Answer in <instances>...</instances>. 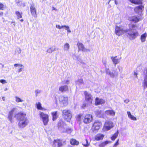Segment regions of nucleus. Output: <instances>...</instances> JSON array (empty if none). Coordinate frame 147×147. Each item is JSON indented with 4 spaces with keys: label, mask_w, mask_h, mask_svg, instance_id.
<instances>
[{
    "label": "nucleus",
    "mask_w": 147,
    "mask_h": 147,
    "mask_svg": "<svg viewBox=\"0 0 147 147\" xmlns=\"http://www.w3.org/2000/svg\"><path fill=\"white\" fill-rule=\"evenodd\" d=\"M129 29H123L122 27L116 26L115 27L116 34L119 36L123 34L126 33L129 36L130 39H135L138 35V33L136 30L138 26L136 24H129Z\"/></svg>",
    "instance_id": "nucleus-1"
},
{
    "label": "nucleus",
    "mask_w": 147,
    "mask_h": 147,
    "mask_svg": "<svg viewBox=\"0 0 147 147\" xmlns=\"http://www.w3.org/2000/svg\"><path fill=\"white\" fill-rule=\"evenodd\" d=\"M15 117L18 121V126L21 128H24L29 123V121L25 113L20 112L16 114Z\"/></svg>",
    "instance_id": "nucleus-2"
},
{
    "label": "nucleus",
    "mask_w": 147,
    "mask_h": 147,
    "mask_svg": "<svg viewBox=\"0 0 147 147\" xmlns=\"http://www.w3.org/2000/svg\"><path fill=\"white\" fill-rule=\"evenodd\" d=\"M63 115L65 120L69 122L72 117L71 111L68 109L64 110L63 111Z\"/></svg>",
    "instance_id": "nucleus-3"
},
{
    "label": "nucleus",
    "mask_w": 147,
    "mask_h": 147,
    "mask_svg": "<svg viewBox=\"0 0 147 147\" xmlns=\"http://www.w3.org/2000/svg\"><path fill=\"white\" fill-rule=\"evenodd\" d=\"M40 118L42 119L44 125H47L49 121L48 115L43 112H40Z\"/></svg>",
    "instance_id": "nucleus-4"
},
{
    "label": "nucleus",
    "mask_w": 147,
    "mask_h": 147,
    "mask_svg": "<svg viewBox=\"0 0 147 147\" xmlns=\"http://www.w3.org/2000/svg\"><path fill=\"white\" fill-rule=\"evenodd\" d=\"M84 94L85 96V101L87 102L88 104H91L92 103L93 98L91 94L86 91L84 92Z\"/></svg>",
    "instance_id": "nucleus-5"
},
{
    "label": "nucleus",
    "mask_w": 147,
    "mask_h": 147,
    "mask_svg": "<svg viewBox=\"0 0 147 147\" xmlns=\"http://www.w3.org/2000/svg\"><path fill=\"white\" fill-rule=\"evenodd\" d=\"M59 100L61 104L63 106L67 105L68 104V97L67 96H61L59 97Z\"/></svg>",
    "instance_id": "nucleus-6"
},
{
    "label": "nucleus",
    "mask_w": 147,
    "mask_h": 147,
    "mask_svg": "<svg viewBox=\"0 0 147 147\" xmlns=\"http://www.w3.org/2000/svg\"><path fill=\"white\" fill-rule=\"evenodd\" d=\"M66 125L61 120H60L58 123V127L59 129L61 131H64V129L66 128Z\"/></svg>",
    "instance_id": "nucleus-7"
},
{
    "label": "nucleus",
    "mask_w": 147,
    "mask_h": 147,
    "mask_svg": "<svg viewBox=\"0 0 147 147\" xmlns=\"http://www.w3.org/2000/svg\"><path fill=\"white\" fill-rule=\"evenodd\" d=\"M30 8L32 15L34 18L37 17L36 9L35 7L34 4H31L30 5Z\"/></svg>",
    "instance_id": "nucleus-8"
},
{
    "label": "nucleus",
    "mask_w": 147,
    "mask_h": 147,
    "mask_svg": "<svg viewBox=\"0 0 147 147\" xmlns=\"http://www.w3.org/2000/svg\"><path fill=\"white\" fill-rule=\"evenodd\" d=\"M140 19V18L138 16H134L129 17L128 18V20L132 22L136 23L138 22Z\"/></svg>",
    "instance_id": "nucleus-9"
},
{
    "label": "nucleus",
    "mask_w": 147,
    "mask_h": 147,
    "mask_svg": "<svg viewBox=\"0 0 147 147\" xmlns=\"http://www.w3.org/2000/svg\"><path fill=\"white\" fill-rule=\"evenodd\" d=\"M106 73L109 75L111 77L113 78L115 76H116L118 75V73L117 72L115 71L114 70L113 71H110L109 69L106 68L105 70Z\"/></svg>",
    "instance_id": "nucleus-10"
},
{
    "label": "nucleus",
    "mask_w": 147,
    "mask_h": 147,
    "mask_svg": "<svg viewBox=\"0 0 147 147\" xmlns=\"http://www.w3.org/2000/svg\"><path fill=\"white\" fill-rule=\"evenodd\" d=\"M92 119V115L87 114L85 116L83 121L84 123L87 124L90 123Z\"/></svg>",
    "instance_id": "nucleus-11"
},
{
    "label": "nucleus",
    "mask_w": 147,
    "mask_h": 147,
    "mask_svg": "<svg viewBox=\"0 0 147 147\" xmlns=\"http://www.w3.org/2000/svg\"><path fill=\"white\" fill-rule=\"evenodd\" d=\"M144 10V6L142 5H140L134 8V11L135 12L139 14H140Z\"/></svg>",
    "instance_id": "nucleus-12"
},
{
    "label": "nucleus",
    "mask_w": 147,
    "mask_h": 147,
    "mask_svg": "<svg viewBox=\"0 0 147 147\" xmlns=\"http://www.w3.org/2000/svg\"><path fill=\"white\" fill-rule=\"evenodd\" d=\"M113 123L110 121H107L105 122L104 126V129L108 131L109 130L113 127Z\"/></svg>",
    "instance_id": "nucleus-13"
},
{
    "label": "nucleus",
    "mask_w": 147,
    "mask_h": 147,
    "mask_svg": "<svg viewBox=\"0 0 147 147\" xmlns=\"http://www.w3.org/2000/svg\"><path fill=\"white\" fill-rule=\"evenodd\" d=\"M145 77L143 83V87L144 89H145L147 88V68H146L144 72Z\"/></svg>",
    "instance_id": "nucleus-14"
},
{
    "label": "nucleus",
    "mask_w": 147,
    "mask_h": 147,
    "mask_svg": "<svg viewBox=\"0 0 147 147\" xmlns=\"http://www.w3.org/2000/svg\"><path fill=\"white\" fill-rule=\"evenodd\" d=\"M102 123L99 120H95L94 123L92 127L96 130H98L101 125Z\"/></svg>",
    "instance_id": "nucleus-15"
},
{
    "label": "nucleus",
    "mask_w": 147,
    "mask_h": 147,
    "mask_svg": "<svg viewBox=\"0 0 147 147\" xmlns=\"http://www.w3.org/2000/svg\"><path fill=\"white\" fill-rule=\"evenodd\" d=\"M77 45L78 46L79 50H81L84 52L89 51V49H85L83 44L81 43L78 42L77 43Z\"/></svg>",
    "instance_id": "nucleus-16"
},
{
    "label": "nucleus",
    "mask_w": 147,
    "mask_h": 147,
    "mask_svg": "<svg viewBox=\"0 0 147 147\" xmlns=\"http://www.w3.org/2000/svg\"><path fill=\"white\" fill-rule=\"evenodd\" d=\"M105 101L103 99H99V98L97 97L96 98L95 101V104L97 105H99L104 104L105 103Z\"/></svg>",
    "instance_id": "nucleus-17"
},
{
    "label": "nucleus",
    "mask_w": 147,
    "mask_h": 147,
    "mask_svg": "<svg viewBox=\"0 0 147 147\" xmlns=\"http://www.w3.org/2000/svg\"><path fill=\"white\" fill-rule=\"evenodd\" d=\"M121 58H120L119 59H117V57L116 56L115 57H111V59L112 60L114 65L115 66H116L117 64L119 63Z\"/></svg>",
    "instance_id": "nucleus-18"
},
{
    "label": "nucleus",
    "mask_w": 147,
    "mask_h": 147,
    "mask_svg": "<svg viewBox=\"0 0 147 147\" xmlns=\"http://www.w3.org/2000/svg\"><path fill=\"white\" fill-rule=\"evenodd\" d=\"M16 109V108H13L9 112L8 119L11 122L12 121L13 114Z\"/></svg>",
    "instance_id": "nucleus-19"
},
{
    "label": "nucleus",
    "mask_w": 147,
    "mask_h": 147,
    "mask_svg": "<svg viewBox=\"0 0 147 147\" xmlns=\"http://www.w3.org/2000/svg\"><path fill=\"white\" fill-rule=\"evenodd\" d=\"M105 113L107 115H109L111 116H114L115 115V111L113 110H108L105 111Z\"/></svg>",
    "instance_id": "nucleus-20"
},
{
    "label": "nucleus",
    "mask_w": 147,
    "mask_h": 147,
    "mask_svg": "<svg viewBox=\"0 0 147 147\" xmlns=\"http://www.w3.org/2000/svg\"><path fill=\"white\" fill-rule=\"evenodd\" d=\"M59 90L62 92H63L68 90V87L67 85L62 86L59 87Z\"/></svg>",
    "instance_id": "nucleus-21"
},
{
    "label": "nucleus",
    "mask_w": 147,
    "mask_h": 147,
    "mask_svg": "<svg viewBox=\"0 0 147 147\" xmlns=\"http://www.w3.org/2000/svg\"><path fill=\"white\" fill-rule=\"evenodd\" d=\"M15 67H18L19 68L18 70V73L21 72L22 69L24 68V66L23 65L20 64H15L14 65Z\"/></svg>",
    "instance_id": "nucleus-22"
},
{
    "label": "nucleus",
    "mask_w": 147,
    "mask_h": 147,
    "mask_svg": "<svg viewBox=\"0 0 147 147\" xmlns=\"http://www.w3.org/2000/svg\"><path fill=\"white\" fill-rule=\"evenodd\" d=\"M95 114L96 116L99 117H104L103 112L101 111L97 110Z\"/></svg>",
    "instance_id": "nucleus-23"
},
{
    "label": "nucleus",
    "mask_w": 147,
    "mask_h": 147,
    "mask_svg": "<svg viewBox=\"0 0 147 147\" xmlns=\"http://www.w3.org/2000/svg\"><path fill=\"white\" fill-rule=\"evenodd\" d=\"M104 135L101 134H98L95 137V139L96 140H102L104 137Z\"/></svg>",
    "instance_id": "nucleus-24"
},
{
    "label": "nucleus",
    "mask_w": 147,
    "mask_h": 147,
    "mask_svg": "<svg viewBox=\"0 0 147 147\" xmlns=\"http://www.w3.org/2000/svg\"><path fill=\"white\" fill-rule=\"evenodd\" d=\"M57 111L53 112L51 113V115L52 117V120L54 121L58 117L57 115Z\"/></svg>",
    "instance_id": "nucleus-25"
},
{
    "label": "nucleus",
    "mask_w": 147,
    "mask_h": 147,
    "mask_svg": "<svg viewBox=\"0 0 147 147\" xmlns=\"http://www.w3.org/2000/svg\"><path fill=\"white\" fill-rule=\"evenodd\" d=\"M147 34L145 33L141 36L140 40L141 42H144L146 40V38L147 37Z\"/></svg>",
    "instance_id": "nucleus-26"
},
{
    "label": "nucleus",
    "mask_w": 147,
    "mask_h": 147,
    "mask_svg": "<svg viewBox=\"0 0 147 147\" xmlns=\"http://www.w3.org/2000/svg\"><path fill=\"white\" fill-rule=\"evenodd\" d=\"M127 115L128 116V117L131 119L132 120H136L137 119L135 117H134V116L132 115H131V113L129 111H127Z\"/></svg>",
    "instance_id": "nucleus-27"
},
{
    "label": "nucleus",
    "mask_w": 147,
    "mask_h": 147,
    "mask_svg": "<svg viewBox=\"0 0 147 147\" xmlns=\"http://www.w3.org/2000/svg\"><path fill=\"white\" fill-rule=\"evenodd\" d=\"M70 142V144L72 145H78L79 144L78 141L74 139H71Z\"/></svg>",
    "instance_id": "nucleus-28"
},
{
    "label": "nucleus",
    "mask_w": 147,
    "mask_h": 147,
    "mask_svg": "<svg viewBox=\"0 0 147 147\" xmlns=\"http://www.w3.org/2000/svg\"><path fill=\"white\" fill-rule=\"evenodd\" d=\"M15 14L16 15V17L17 19H19L22 18V13L20 12L19 11H16L15 12Z\"/></svg>",
    "instance_id": "nucleus-29"
},
{
    "label": "nucleus",
    "mask_w": 147,
    "mask_h": 147,
    "mask_svg": "<svg viewBox=\"0 0 147 147\" xmlns=\"http://www.w3.org/2000/svg\"><path fill=\"white\" fill-rule=\"evenodd\" d=\"M111 141H106L100 144L99 145V147H105V146L109 143H111Z\"/></svg>",
    "instance_id": "nucleus-30"
},
{
    "label": "nucleus",
    "mask_w": 147,
    "mask_h": 147,
    "mask_svg": "<svg viewBox=\"0 0 147 147\" xmlns=\"http://www.w3.org/2000/svg\"><path fill=\"white\" fill-rule=\"evenodd\" d=\"M75 83L76 85L79 86L84 84V82L82 79H79L78 80L76 81Z\"/></svg>",
    "instance_id": "nucleus-31"
},
{
    "label": "nucleus",
    "mask_w": 147,
    "mask_h": 147,
    "mask_svg": "<svg viewBox=\"0 0 147 147\" xmlns=\"http://www.w3.org/2000/svg\"><path fill=\"white\" fill-rule=\"evenodd\" d=\"M15 101L17 103L23 102L24 101V100L19 97L16 96L15 97Z\"/></svg>",
    "instance_id": "nucleus-32"
},
{
    "label": "nucleus",
    "mask_w": 147,
    "mask_h": 147,
    "mask_svg": "<svg viewBox=\"0 0 147 147\" xmlns=\"http://www.w3.org/2000/svg\"><path fill=\"white\" fill-rule=\"evenodd\" d=\"M119 134L118 130H117L114 135L111 137V139L112 140H115L117 138Z\"/></svg>",
    "instance_id": "nucleus-33"
},
{
    "label": "nucleus",
    "mask_w": 147,
    "mask_h": 147,
    "mask_svg": "<svg viewBox=\"0 0 147 147\" xmlns=\"http://www.w3.org/2000/svg\"><path fill=\"white\" fill-rule=\"evenodd\" d=\"M70 46L69 44L67 43L65 44L64 46V49L65 51H67L69 49Z\"/></svg>",
    "instance_id": "nucleus-34"
},
{
    "label": "nucleus",
    "mask_w": 147,
    "mask_h": 147,
    "mask_svg": "<svg viewBox=\"0 0 147 147\" xmlns=\"http://www.w3.org/2000/svg\"><path fill=\"white\" fill-rule=\"evenodd\" d=\"M36 105L38 109L41 110H43V108L42 107L41 104L40 102H37L36 103Z\"/></svg>",
    "instance_id": "nucleus-35"
},
{
    "label": "nucleus",
    "mask_w": 147,
    "mask_h": 147,
    "mask_svg": "<svg viewBox=\"0 0 147 147\" xmlns=\"http://www.w3.org/2000/svg\"><path fill=\"white\" fill-rule=\"evenodd\" d=\"M64 129L65 131H62V132H66L67 133L70 134L73 131V129H72L69 128H65Z\"/></svg>",
    "instance_id": "nucleus-36"
},
{
    "label": "nucleus",
    "mask_w": 147,
    "mask_h": 147,
    "mask_svg": "<svg viewBox=\"0 0 147 147\" xmlns=\"http://www.w3.org/2000/svg\"><path fill=\"white\" fill-rule=\"evenodd\" d=\"M42 92L41 90H39L38 89L36 90L35 91V94L36 96H37L38 94Z\"/></svg>",
    "instance_id": "nucleus-37"
},
{
    "label": "nucleus",
    "mask_w": 147,
    "mask_h": 147,
    "mask_svg": "<svg viewBox=\"0 0 147 147\" xmlns=\"http://www.w3.org/2000/svg\"><path fill=\"white\" fill-rule=\"evenodd\" d=\"M63 28H65V29L67 30L68 32L70 33L71 32V31L70 30L69 27L68 26L64 25L63 26Z\"/></svg>",
    "instance_id": "nucleus-38"
},
{
    "label": "nucleus",
    "mask_w": 147,
    "mask_h": 147,
    "mask_svg": "<svg viewBox=\"0 0 147 147\" xmlns=\"http://www.w3.org/2000/svg\"><path fill=\"white\" fill-rule=\"evenodd\" d=\"M85 141L86 143L83 144V145L85 147H88L89 145V143H88V140L87 139L85 140Z\"/></svg>",
    "instance_id": "nucleus-39"
},
{
    "label": "nucleus",
    "mask_w": 147,
    "mask_h": 147,
    "mask_svg": "<svg viewBox=\"0 0 147 147\" xmlns=\"http://www.w3.org/2000/svg\"><path fill=\"white\" fill-rule=\"evenodd\" d=\"M50 48L51 49L52 52V53L53 52L55 51L56 50V48L55 46H53L51 47H50Z\"/></svg>",
    "instance_id": "nucleus-40"
},
{
    "label": "nucleus",
    "mask_w": 147,
    "mask_h": 147,
    "mask_svg": "<svg viewBox=\"0 0 147 147\" xmlns=\"http://www.w3.org/2000/svg\"><path fill=\"white\" fill-rule=\"evenodd\" d=\"M18 54H20L21 53V49L20 48H17L16 51Z\"/></svg>",
    "instance_id": "nucleus-41"
},
{
    "label": "nucleus",
    "mask_w": 147,
    "mask_h": 147,
    "mask_svg": "<svg viewBox=\"0 0 147 147\" xmlns=\"http://www.w3.org/2000/svg\"><path fill=\"white\" fill-rule=\"evenodd\" d=\"M56 27L57 28L59 29H61L62 28H63V26H60L59 25H56Z\"/></svg>",
    "instance_id": "nucleus-42"
},
{
    "label": "nucleus",
    "mask_w": 147,
    "mask_h": 147,
    "mask_svg": "<svg viewBox=\"0 0 147 147\" xmlns=\"http://www.w3.org/2000/svg\"><path fill=\"white\" fill-rule=\"evenodd\" d=\"M0 10H4V5L2 3L0 4Z\"/></svg>",
    "instance_id": "nucleus-43"
},
{
    "label": "nucleus",
    "mask_w": 147,
    "mask_h": 147,
    "mask_svg": "<svg viewBox=\"0 0 147 147\" xmlns=\"http://www.w3.org/2000/svg\"><path fill=\"white\" fill-rule=\"evenodd\" d=\"M0 82L3 84H4L7 83L5 80L3 79L1 80H0Z\"/></svg>",
    "instance_id": "nucleus-44"
},
{
    "label": "nucleus",
    "mask_w": 147,
    "mask_h": 147,
    "mask_svg": "<svg viewBox=\"0 0 147 147\" xmlns=\"http://www.w3.org/2000/svg\"><path fill=\"white\" fill-rule=\"evenodd\" d=\"M46 52L48 53H51L52 51L50 48H49L46 51Z\"/></svg>",
    "instance_id": "nucleus-45"
},
{
    "label": "nucleus",
    "mask_w": 147,
    "mask_h": 147,
    "mask_svg": "<svg viewBox=\"0 0 147 147\" xmlns=\"http://www.w3.org/2000/svg\"><path fill=\"white\" fill-rule=\"evenodd\" d=\"M119 144V140H118L113 145V147H116Z\"/></svg>",
    "instance_id": "nucleus-46"
},
{
    "label": "nucleus",
    "mask_w": 147,
    "mask_h": 147,
    "mask_svg": "<svg viewBox=\"0 0 147 147\" xmlns=\"http://www.w3.org/2000/svg\"><path fill=\"white\" fill-rule=\"evenodd\" d=\"M138 74L136 72L134 71V77L136 78H138Z\"/></svg>",
    "instance_id": "nucleus-47"
},
{
    "label": "nucleus",
    "mask_w": 147,
    "mask_h": 147,
    "mask_svg": "<svg viewBox=\"0 0 147 147\" xmlns=\"http://www.w3.org/2000/svg\"><path fill=\"white\" fill-rule=\"evenodd\" d=\"M129 99H126L124 100V102L126 104H127L129 102Z\"/></svg>",
    "instance_id": "nucleus-48"
},
{
    "label": "nucleus",
    "mask_w": 147,
    "mask_h": 147,
    "mask_svg": "<svg viewBox=\"0 0 147 147\" xmlns=\"http://www.w3.org/2000/svg\"><path fill=\"white\" fill-rule=\"evenodd\" d=\"M103 64L106 66V61H103Z\"/></svg>",
    "instance_id": "nucleus-49"
},
{
    "label": "nucleus",
    "mask_w": 147,
    "mask_h": 147,
    "mask_svg": "<svg viewBox=\"0 0 147 147\" xmlns=\"http://www.w3.org/2000/svg\"><path fill=\"white\" fill-rule=\"evenodd\" d=\"M11 23L14 25V27H15L16 24L15 22H11Z\"/></svg>",
    "instance_id": "nucleus-50"
},
{
    "label": "nucleus",
    "mask_w": 147,
    "mask_h": 147,
    "mask_svg": "<svg viewBox=\"0 0 147 147\" xmlns=\"http://www.w3.org/2000/svg\"><path fill=\"white\" fill-rule=\"evenodd\" d=\"M3 15V12H0V16H2Z\"/></svg>",
    "instance_id": "nucleus-51"
},
{
    "label": "nucleus",
    "mask_w": 147,
    "mask_h": 147,
    "mask_svg": "<svg viewBox=\"0 0 147 147\" xmlns=\"http://www.w3.org/2000/svg\"><path fill=\"white\" fill-rule=\"evenodd\" d=\"M69 82V81L68 80H66L65 81V83L66 84H67Z\"/></svg>",
    "instance_id": "nucleus-52"
},
{
    "label": "nucleus",
    "mask_w": 147,
    "mask_h": 147,
    "mask_svg": "<svg viewBox=\"0 0 147 147\" xmlns=\"http://www.w3.org/2000/svg\"><path fill=\"white\" fill-rule=\"evenodd\" d=\"M115 4H118V2L116 0H115Z\"/></svg>",
    "instance_id": "nucleus-53"
},
{
    "label": "nucleus",
    "mask_w": 147,
    "mask_h": 147,
    "mask_svg": "<svg viewBox=\"0 0 147 147\" xmlns=\"http://www.w3.org/2000/svg\"><path fill=\"white\" fill-rule=\"evenodd\" d=\"M77 60H78V62L79 61V62L80 63H81V62L82 61L81 60H80L79 61V60H78V59H77Z\"/></svg>",
    "instance_id": "nucleus-54"
},
{
    "label": "nucleus",
    "mask_w": 147,
    "mask_h": 147,
    "mask_svg": "<svg viewBox=\"0 0 147 147\" xmlns=\"http://www.w3.org/2000/svg\"><path fill=\"white\" fill-rule=\"evenodd\" d=\"M20 21L21 22H23L24 21V20L23 19H22L20 20Z\"/></svg>",
    "instance_id": "nucleus-55"
},
{
    "label": "nucleus",
    "mask_w": 147,
    "mask_h": 147,
    "mask_svg": "<svg viewBox=\"0 0 147 147\" xmlns=\"http://www.w3.org/2000/svg\"><path fill=\"white\" fill-rule=\"evenodd\" d=\"M146 96H147V91L146 92Z\"/></svg>",
    "instance_id": "nucleus-56"
},
{
    "label": "nucleus",
    "mask_w": 147,
    "mask_h": 147,
    "mask_svg": "<svg viewBox=\"0 0 147 147\" xmlns=\"http://www.w3.org/2000/svg\"><path fill=\"white\" fill-rule=\"evenodd\" d=\"M53 10H55V8L54 7H53Z\"/></svg>",
    "instance_id": "nucleus-57"
},
{
    "label": "nucleus",
    "mask_w": 147,
    "mask_h": 147,
    "mask_svg": "<svg viewBox=\"0 0 147 147\" xmlns=\"http://www.w3.org/2000/svg\"><path fill=\"white\" fill-rule=\"evenodd\" d=\"M83 105L85 107V106H86V104H85V105L84 104Z\"/></svg>",
    "instance_id": "nucleus-58"
},
{
    "label": "nucleus",
    "mask_w": 147,
    "mask_h": 147,
    "mask_svg": "<svg viewBox=\"0 0 147 147\" xmlns=\"http://www.w3.org/2000/svg\"><path fill=\"white\" fill-rule=\"evenodd\" d=\"M7 90V88H6L5 89V90Z\"/></svg>",
    "instance_id": "nucleus-59"
}]
</instances>
